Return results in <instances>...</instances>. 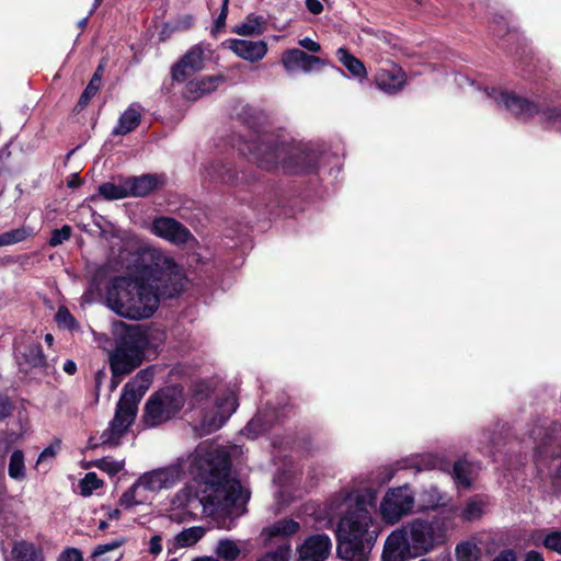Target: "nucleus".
<instances>
[{
  "label": "nucleus",
  "mask_w": 561,
  "mask_h": 561,
  "mask_svg": "<svg viewBox=\"0 0 561 561\" xmlns=\"http://www.w3.org/2000/svg\"><path fill=\"white\" fill-rule=\"evenodd\" d=\"M484 92L488 98L493 99L497 104H502L516 117L528 119L538 115L541 123L556 130H561V107L540 110L539 105L534 102L495 88L485 89Z\"/></svg>",
  "instance_id": "9"
},
{
  "label": "nucleus",
  "mask_w": 561,
  "mask_h": 561,
  "mask_svg": "<svg viewBox=\"0 0 561 561\" xmlns=\"http://www.w3.org/2000/svg\"><path fill=\"white\" fill-rule=\"evenodd\" d=\"M336 57L341 64L356 78L366 77V68L364 64L351 55L345 48L341 47L336 50Z\"/></svg>",
  "instance_id": "34"
},
{
  "label": "nucleus",
  "mask_w": 561,
  "mask_h": 561,
  "mask_svg": "<svg viewBox=\"0 0 561 561\" xmlns=\"http://www.w3.org/2000/svg\"><path fill=\"white\" fill-rule=\"evenodd\" d=\"M160 183V178L154 174H144L141 176L129 178L126 180L128 196H146L154 191Z\"/></svg>",
  "instance_id": "26"
},
{
  "label": "nucleus",
  "mask_w": 561,
  "mask_h": 561,
  "mask_svg": "<svg viewBox=\"0 0 561 561\" xmlns=\"http://www.w3.org/2000/svg\"><path fill=\"white\" fill-rule=\"evenodd\" d=\"M216 552L220 558L232 561L240 554V549L234 541L224 539L218 542Z\"/></svg>",
  "instance_id": "43"
},
{
  "label": "nucleus",
  "mask_w": 561,
  "mask_h": 561,
  "mask_svg": "<svg viewBox=\"0 0 561 561\" xmlns=\"http://www.w3.org/2000/svg\"><path fill=\"white\" fill-rule=\"evenodd\" d=\"M95 466L108 473L110 476H115L121 470H123L124 468V461L123 460H115L111 457H104L102 459H99L96 462H95Z\"/></svg>",
  "instance_id": "46"
},
{
  "label": "nucleus",
  "mask_w": 561,
  "mask_h": 561,
  "mask_svg": "<svg viewBox=\"0 0 561 561\" xmlns=\"http://www.w3.org/2000/svg\"><path fill=\"white\" fill-rule=\"evenodd\" d=\"M230 50L238 57L250 62L262 60L267 53V44L264 41H248L232 38L226 42Z\"/></svg>",
  "instance_id": "20"
},
{
  "label": "nucleus",
  "mask_w": 561,
  "mask_h": 561,
  "mask_svg": "<svg viewBox=\"0 0 561 561\" xmlns=\"http://www.w3.org/2000/svg\"><path fill=\"white\" fill-rule=\"evenodd\" d=\"M456 561H480L481 549L473 540L459 542L455 548Z\"/></svg>",
  "instance_id": "36"
},
{
  "label": "nucleus",
  "mask_w": 561,
  "mask_h": 561,
  "mask_svg": "<svg viewBox=\"0 0 561 561\" xmlns=\"http://www.w3.org/2000/svg\"><path fill=\"white\" fill-rule=\"evenodd\" d=\"M524 561H543V558L540 553L536 551H530L527 553L526 559Z\"/></svg>",
  "instance_id": "61"
},
{
  "label": "nucleus",
  "mask_w": 561,
  "mask_h": 561,
  "mask_svg": "<svg viewBox=\"0 0 561 561\" xmlns=\"http://www.w3.org/2000/svg\"><path fill=\"white\" fill-rule=\"evenodd\" d=\"M136 253L135 275L118 277L107 293V306L118 316L146 319L158 309L161 297L172 298L184 288L183 268L163 251L131 236Z\"/></svg>",
  "instance_id": "1"
},
{
  "label": "nucleus",
  "mask_w": 561,
  "mask_h": 561,
  "mask_svg": "<svg viewBox=\"0 0 561 561\" xmlns=\"http://www.w3.org/2000/svg\"><path fill=\"white\" fill-rule=\"evenodd\" d=\"M306 7L312 14H320L323 10V5L319 0H306Z\"/></svg>",
  "instance_id": "57"
},
{
  "label": "nucleus",
  "mask_w": 561,
  "mask_h": 561,
  "mask_svg": "<svg viewBox=\"0 0 561 561\" xmlns=\"http://www.w3.org/2000/svg\"><path fill=\"white\" fill-rule=\"evenodd\" d=\"M32 230L30 228L21 227L0 234V247L11 245L24 241Z\"/></svg>",
  "instance_id": "41"
},
{
  "label": "nucleus",
  "mask_w": 561,
  "mask_h": 561,
  "mask_svg": "<svg viewBox=\"0 0 561 561\" xmlns=\"http://www.w3.org/2000/svg\"><path fill=\"white\" fill-rule=\"evenodd\" d=\"M422 461L425 462L424 468H426V469H439V470L445 469V463H443L440 460H438V458L434 455L425 456Z\"/></svg>",
  "instance_id": "52"
},
{
  "label": "nucleus",
  "mask_w": 561,
  "mask_h": 561,
  "mask_svg": "<svg viewBox=\"0 0 561 561\" xmlns=\"http://www.w3.org/2000/svg\"><path fill=\"white\" fill-rule=\"evenodd\" d=\"M103 0H94L93 5L89 12V15H92L94 11L99 8Z\"/></svg>",
  "instance_id": "63"
},
{
  "label": "nucleus",
  "mask_w": 561,
  "mask_h": 561,
  "mask_svg": "<svg viewBox=\"0 0 561 561\" xmlns=\"http://www.w3.org/2000/svg\"><path fill=\"white\" fill-rule=\"evenodd\" d=\"M270 425L264 422V416L259 413L255 415L243 428L242 435L247 436L250 439L256 438L260 434L267 431Z\"/></svg>",
  "instance_id": "42"
},
{
  "label": "nucleus",
  "mask_w": 561,
  "mask_h": 561,
  "mask_svg": "<svg viewBox=\"0 0 561 561\" xmlns=\"http://www.w3.org/2000/svg\"><path fill=\"white\" fill-rule=\"evenodd\" d=\"M100 71H101V67H99L98 71L93 75V77L91 78V80L88 83L87 88L82 92V94H81V96H80V99H79V101L77 103V107H79L80 110L84 108L89 104L91 99L100 90V85H101V75H100Z\"/></svg>",
  "instance_id": "38"
},
{
  "label": "nucleus",
  "mask_w": 561,
  "mask_h": 561,
  "mask_svg": "<svg viewBox=\"0 0 561 561\" xmlns=\"http://www.w3.org/2000/svg\"><path fill=\"white\" fill-rule=\"evenodd\" d=\"M56 320L59 324H61L68 329H71L76 323L75 318L69 312V310L65 307H60L58 309V311L56 313Z\"/></svg>",
  "instance_id": "49"
},
{
  "label": "nucleus",
  "mask_w": 561,
  "mask_h": 561,
  "mask_svg": "<svg viewBox=\"0 0 561 561\" xmlns=\"http://www.w3.org/2000/svg\"><path fill=\"white\" fill-rule=\"evenodd\" d=\"M14 346L16 363L22 370H35L43 376L55 371V367L47 362L38 339L33 334L18 337Z\"/></svg>",
  "instance_id": "10"
},
{
  "label": "nucleus",
  "mask_w": 561,
  "mask_h": 561,
  "mask_svg": "<svg viewBox=\"0 0 561 561\" xmlns=\"http://www.w3.org/2000/svg\"><path fill=\"white\" fill-rule=\"evenodd\" d=\"M58 450V446L50 445L46 447L39 455L37 462L45 461L48 458H53L56 456Z\"/></svg>",
  "instance_id": "56"
},
{
  "label": "nucleus",
  "mask_w": 561,
  "mask_h": 561,
  "mask_svg": "<svg viewBox=\"0 0 561 561\" xmlns=\"http://www.w3.org/2000/svg\"><path fill=\"white\" fill-rule=\"evenodd\" d=\"M101 485L102 481L99 479L98 474L95 472H88L80 481V493L83 496H89Z\"/></svg>",
  "instance_id": "45"
},
{
  "label": "nucleus",
  "mask_w": 561,
  "mask_h": 561,
  "mask_svg": "<svg viewBox=\"0 0 561 561\" xmlns=\"http://www.w3.org/2000/svg\"><path fill=\"white\" fill-rule=\"evenodd\" d=\"M238 407L237 396L233 390L226 389L216 394L215 411L205 412L201 427L205 433L219 430L236 411Z\"/></svg>",
  "instance_id": "13"
},
{
  "label": "nucleus",
  "mask_w": 561,
  "mask_h": 561,
  "mask_svg": "<svg viewBox=\"0 0 561 561\" xmlns=\"http://www.w3.org/2000/svg\"><path fill=\"white\" fill-rule=\"evenodd\" d=\"M8 473L14 480L25 478L24 455L21 450H14L10 457Z\"/></svg>",
  "instance_id": "39"
},
{
  "label": "nucleus",
  "mask_w": 561,
  "mask_h": 561,
  "mask_svg": "<svg viewBox=\"0 0 561 561\" xmlns=\"http://www.w3.org/2000/svg\"><path fill=\"white\" fill-rule=\"evenodd\" d=\"M99 193L105 197L106 199H122L128 196L126 180L119 184L115 185L113 183H104L100 185Z\"/></svg>",
  "instance_id": "40"
},
{
  "label": "nucleus",
  "mask_w": 561,
  "mask_h": 561,
  "mask_svg": "<svg viewBox=\"0 0 561 561\" xmlns=\"http://www.w3.org/2000/svg\"><path fill=\"white\" fill-rule=\"evenodd\" d=\"M228 1L229 0H222L221 12L219 13V15L217 16V19L215 21V31L220 30L225 25L227 14H228Z\"/></svg>",
  "instance_id": "53"
},
{
  "label": "nucleus",
  "mask_w": 561,
  "mask_h": 561,
  "mask_svg": "<svg viewBox=\"0 0 561 561\" xmlns=\"http://www.w3.org/2000/svg\"><path fill=\"white\" fill-rule=\"evenodd\" d=\"M486 501L481 495L470 497L459 512L465 522H474L482 517L485 512Z\"/></svg>",
  "instance_id": "30"
},
{
  "label": "nucleus",
  "mask_w": 561,
  "mask_h": 561,
  "mask_svg": "<svg viewBox=\"0 0 561 561\" xmlns=\"http://www.w3.org/2000/svg\"><path fill=\"white\" fill-rule=\"evenodd\" d=\"M493 561H516V557L512 550H504Z\"/></svg>",
  "instance_id": "58"
},
{
  "label": "nucleus",
  "mask_w": 561,
  "mask_h": 561,
  "mask_svg": "<svg viewBox=\"0 0 561 561\" xmlns=\"http://www.w3.org/2000/svg\"><path fill=\"white\" fill-rule=\"evenodd\" d=\"M154 493L149 490L141 477L126 490L121 499L119 505L125 508H130L136 505L150 503L153 500Z\"/></svg>",
  "instance_id": "23"
},
{
  "label": "nucleus",
  "mask_w": 561,
  "mask_h": 561,
  "mask_svg": "<svg viewBox=\"0 0 561 561\" xmlns=\"http://www.w3.org/2000/svg\"><path fill=\"white\" fill-rule=\"evenodd\" d=\"M148 551L152 556H158L162 552V537L161 535H154L148 542Z\"/></svg>",
  "instance_id": "50"
},
{
  "label": "nucleus",
  "mask_w": 561,
  "mask_h": 561,
  "mask_svg": "<svg viewBox=\"0 0 561 561\" xmlns=\"http://www.w3.org/2000/svg\"><path fill=\"white\" fill-rule=\"evenodd\" d=\"M410 558H415L407 537L401 528L393 530L387 538L383 551L382 561H407Z\"/></svg>",
  "instance_id": "18"
},
{
  "label": "nucleus",
  "mask_w": 561,
  "mask_h": 561,
  "mask_svg": "<svg viewBox=\"0 0 561 561\" xmlns=\"http://www.w3.org/2000/svg\"><path fill=\"white\" fill-rule=\"evenodd\" d=\"M238 150L264 170L282 167L287 173H308L319 168L321 153L312 145L287 144L262 133L240 141Z\"/></svg>",
  "instance_id": "3"
},
{
  "label": "nucleus",
  "mask_w": 561,
  "mask_h": 561,
  "mask_svg": "<svg viewBox=\"0 0 561 561\" xmlns=\"http://www.w3.org/2000/svg\"><path fill=\"white\" fill-rule=\"evenodd\" d=\"M300 529V524L294 519L284 518L275 522L271 526L262 530L265 546L272 545L276 539L288 541L287 539L297 534Z\"/></svg>",
  "instance_id": "22"
},
{
  "label": "nucleus",
  "mask_w": 561,
  "mask_h": 561,
  "mask_svg": "<svg viewBox=\"0 0 561 561\" xmlns=\"http://www.w3.org/2000/svg\"><path fill=\"white\" fill-rule=\"evenodd\" d=\"M558 425L553 424L550 427L537 426L533 430L531 436L536 440L535 458L538 466L543 465L546 460L551 457V462L556 469V476L561 478V447H558V453L553 448L557 439Z\"/></svg>",
  "instance_id": "12"
},
{
  "label": "nucleus",
  "mask_w": 561,
  "mask_h": 561,
  "mask_svg": "<svg viewBox=\"0 0 561 561\" xmlns=\"http://www.w3.org/2000/svg\"><path fill=\"white\" fill-rule=\"evenodd\" d=\"M265 23L263 16L250 14L241 24L236 25L232 32L242 36L261 35L264 32Z\"/></svg>",
  "instance_id": "31"
},
{
  "label": "nucleus",
  "mask_w": 561,
  "mask_h": 561,
  "mask_svg": "<svg viewBox=\"0 0 561 561\" xmlns=\"http://www.w3.org/2000/svg\"><path fill=\"white\" fill-rule=\"evenodd\" d=\"M59 561H83L81 552L76 548L66 549L60 556Z\"/></svg>",
  "instance_id": "51"
},
{
  "label": "nucleus",
  "mask_w": 561,
  "mask_h": 561,
  "mask_svg": "<svg viewBox=\"0 0 561 561\" xmlns=\"http://www.w3.org/2000/svg\"><path fill=\"white\" fill-rule=\"evenodd\" d=\"M80 182H81L80 178L77 174H75L73 179L69 182V186L77 187L80 185Z\"/></svg>",
  "instance_id": "62"
},
{
  "label": "nucleus",
  "mask_w": 561,
  "mask_h": 561,
  "mask_svg": "<svg viewBox=\"0 0 561 561\" xmlns=\"http://www.w3.org/2000/svg\"><path fill=\"white\" fill-rule=\"evenodd\" d=\"M205 535V528L193 526L183 529L174 537V545L176 548H188L199 541Z\"/></svg>",
  "instance_id": "35"
},
{
  "label": "nucleus",
  "mask_w": 561,
  "mask_h": 561,
  "mask_svg": "<svg viewBox=\"0 0 561 561\" xmlns=\"http://www.w3.org/2000/svg\"><path fill=\"white\" fill-rule=\"evenodd\" d=\"M115 346L108 353L112 373L111 389L114 390L122 377L139 367L148 350H157L164 341V332L140 324H115Z\"/></svg>",
  "instance_id": "4"
},
{
  "label": "nucleus",
  "mask_w": 561,
  "mask_h": 561,
  "mask_svg": "<svg viewBox=\"0 0 561 561\" xmlns=\"http://www.w3.org/2000/svg\"><path fill=\"white\" fill-rule=\"evenodd\" d=\"M542 543L547 549L561 554V531L553 530L548 533Z\"/></svg>",
  "instance_id": "48"
},
{
  "label": "nucleus",
  "mask_w": 561,
  "mask_h": 561,
  "mask_svg": "<svg viewBox=\"0 0 561 561\" xmlns=\"http://www.w3.org/2000/svg\"><path fill=\"white\" fill-rule=\"evenodd\" d=\"M282 64L288 72L301 70L307 73L319 66H323L324 61L317 56L308 55L304 50L291 48L283 53Z\"/></svg>",
  "instance_id": "19"
},
{
  "label": "nucleus",
  "mask_w": 561,
  "mask_h": 561,
  "mask_svg": "<svg viewBox=\"0 0 561 561\" xmlns=\"http://www.w3.org/2000/svg\"><path fill=\"white\" fill-rule=\"evenodd\" d=\"M184 389L180 385L164 387L152 393L144 409L142 420L149 427H156L173 419L184 407Z\"/></svg>",
  "instance_id": "8"
},
{
  "label": "nucleus",
  "mask_w": 561,
  "mask_h": 561,
  "mask_svg": "<svg viewBox=\"0 0 561 561\" xmlns=\"http://www.w3.org/2000/svg\"><path fill=\"white\" fill-rule=\"evenodd\" d=\"M71 227L68 225L62 226L60 229H55L51 232V237L49 239L50 247H57L62 244L65 241L69 240L71 237Z\"/></svg>",
  "instance_id": "47"
},
{
  "label": "nucleus",
  "mask_w": 561,
  "mask_h": 561,
  "mask_svg": "<svg viewBox=\"0 0 561 561\" xmlns=\"http://www.w3.org/2000/svg\"><path fill=\"white\" fill-rule=\"evenodd\" d=\"M291 545L283 541L275 549H271L256 559V561H290Z\"/></svg>",
  "instance_id": "37"
},
{
  "label": "nucleus",
  "mask_w": 561,
  "mask_h": 561,
  "mask_svg": "<svg viewBox=\"0 0 561 561\" xmlns=\"http://www.w3.org/2000/svg\"><path fill=\"white\" fill-rule=\"evenodd\" d=\"M454 528L451 516H437L428 522L415 518L401 527L414 557L427 553L446 541L447 534Z\"/></svg>",
  "instance_id": "7"
},
{
  "label": "nucleus",
  "mask_w": 561,
  "mask_h": 561,
  "mask_svg": "<svg viewBox=\"0 0 561 561\" xmlns=\"http://www.w3.org/2000/svg\"><path fill=\"white\" fill-rule=\"evenodd\" d=\"M124 543L123 539H115L107 543L95 547L91 554L92 561H118L121 554L117 553L119 547Z\"/></svg>",
  "instance_id": "32"
},
{
  "label": "nucleus",
  "mask_w": 561,
  "mask_h": 561,
  "mask_svg": "<svg viewBox=\"0 0 561 561\" xmlns=\"http://www.w3.org/2000/svg\"><path fill=\"white\" fill-rule=\"evenodd\" d=\"M62 368H64V371L67 373L68 375H73L77 371V365L71 359H67L64 363V367Z\"/></svg>",
  "instance_id": "59"
},
{
  "label": "nucleus",
  "mask_w": 561,
  "mask_h": 561,
  "mask_svg": "<svg viewBox=\"0 0 561 561\" xmlns=\"http://www.w3.org/2000/svg\"><path fill=\"white\" fill-rule=\"evenodd\" d=\"M414 503V493L408 484L391 488L381 500L380 515L387 524H396L412 513Z\"/></svg>",
  "instance_id": "11"
},
{
  "label": "nucleus",
  "mask_w": 561,
  "mask_h": 561,
  "mask_svg": "<svg viewBox=\"0 0 561 561\" xmlns=\"http://www.w3.org/2000/svg\"><path fill=\"white\" fill-rule=\"evenodd\" d=\"M214 392V386L210 381L199 380L192 386V397L197 403L206 400Z\"/></svg>",
  "instance_id": "44"
},
{
  "label": "nucleus",
  "mask_w": 561,
  "mask_h": 561,
  "mask_svg": "<svg viewBox=\"0 0 561 561\" xmlns=\"http://www.w3.org/2000/svg\"><path fill=\"white\" fill-rule=\"evenodd\" d=\"M104 510H105V515L108 519H117L121 516V511L118 508L106 507Z\"/></svg>",
  "instance_id": "60"
},
{
  "label": "nucleus",
  "mask_w": 561,
  "mask_h": 561,
  "mask_svg": "<svg viewBox=\"0 0 561 561\" xmlns=\"http://www.w3.org/2000/svg\"><path fill=\"white\" fill-rule=\"evenodd\" d=\"M140 111L135 104L130 105L119 117L117 126L113 129V135H126L139 125Z\"/></svg>",
  "instance_id": "29"
},
{
  "label": "nucleus",
  "mask_w": 561,
  "mask_h": 561,
  "mask_svg": "<svg viewBox=\"0 0 561 561\" xmlns=\"http://www.w3.org/2000/svg\"><path fill=\"white\" fill-rule=\"evenodd\" d=\"M150 231L175 245L186 244L194 240L193 234L183 224L167 216L156 217L151 222Z\"/></svg>",
  "instance_id": "14"
},
{
  "label": "nucleus",
  "mask_w": 561,
  "mask_h": 561,
  "mask_svg": "<svg viewBox=\"0 0 561 561\" xmlns=\"http://www.w3.org/2000/svg\"><path fill=\"white\" fill-rule=\"evenodd\" d=\"M184 462L185 460H182L179 463L146 472L140 477L149 490L156 494L162 489L174 486L180 481L185 471Z\"/></svg>",
  "instance_id": "15"
},
{
  "label": "nucleus",
  "mask_w": 561,
  "mask_h": 561,
  "mask_svg": "<svg viewBox=\"0 0 561 561\" xmlns=\"http://www.w3.org/2000/svg\"><path fill=\"white\" fill-rule=\"evenodd\" d=\"M453 479L458 488H469L473 479V466L467 460H458L453 467Z\"/></svg>",
  "instance_id": "33"
},
{
  "label": "nucleus",
  "mask_w": 561,
  "mask_h": 561,
  "mask_svg": "<svg viewBox=\"0 0 561 561\" xmlns=\"http://www.w3.org/2000/svg\"><path fill=\"white\" fill-rule=\"evenodd\" d=\"M7 561H45V554L41 545L21 539L13 541Z\"/></svg>",
  "instance_id": "24"
},
{
  "label": "nucleus",
  "mask_w": 561,
  "mask_h": 561,
  "mask_svg": "<svg viewBox=\"0 0 561 561\" xmlns=\"http://www.w3.org/2000/svg\"><path fill=\"white\" fill-rule=\"evenodd\" d=\"M331 550L332 541L327 534L310 535L297 547V561H327Z\"/></svg>",
  "instance_id": "16"
},
{
  "label": "nucleus",
  "mask_w": 561,
  "mask_h": 561,
  "mask_svg": "<svg viewBox=\"0 0 561 561\" xmlns=\"http://www.w3.org/2000/svg\"><path fill=\"white\" fill-rule=\"evenodd\" d=\"M205 179L211 182H221L227 184H238L239 179L237 172L232 168L224 163L222 161L211 162L205 169Z\"/></svg>",
  "instance_id": "27"
},
{
  "label": "nucleus",
  "mask_w": 561,
  "mask_h": 561,
  "mask_svg": "<svg viewBox=\"0 0 561 561\" xmlns=\"http://www.w3.org/2000/svg\"><path fill=\"white\" fill-rule=\"evenodd\" d=\"M193 561H218V560L215 558H211V557H205V558H197Z\"/></svg>",
  "instance_id": "64"
},
{
  "label": "nucleus",
  "mask_w": 561,
  "mask_h": 561,
  "mask_svg": "<svg viewBox=\"0 0 561 561\" xmlns=\"http://www.w3.org/2000/svg\"><path fill=\"white\" fill-rule=\"evenodd\" d=\"M419 502L422 510H436L447 506L449 496L442 492L436 485H428L420 492Z\"/></svg>",
  "instance_id": "28"
},
{
  "label": "nucleus",
  "mask_w": 561,
  "mask_h": 561,
  "mask_svg": "<svg viewBox=\"0 0 561 561\" xmlns=\"http://www.w3.org/2000/svg\"><path fill=\"white\" fill-rule=\"evenodd\" d=\"M154 377V368L147 367L128 381L123 389L121 399L117 402L114 419L108 427L100 436L102 445L117 446L129 426L133 424L138 403L149 389Z\"/></svg>",
  "instance_id": "6"
},
{
  "label": "nucleus",
  "mask_w": 561,
  "mask_h": 561,
  "mask_svg": "<svg viewBox=\"0 0 561 561\" xmlns=\"http://www.w3.org/2000/svg\"><path fill=\"white\" fill-rule=\"evenodd\" d=\"M242 453L238 445L201 443L187 456L184 466L190 474L203 481L205 486L201 493L191 486L180 490L173 499V504L188 511L201 507L204 515L216 518L228 517L232 520L239 517L243 513L249 495L237 480L230 478V466L231 459L241 456Z\"/></svg>",
  "instance_id": "2"
},
{
  "label": "nucleus",
  "mask_w": 561,
  "mask_h": 561,
  "mask_svg": "<svg viewBox=\"0 0 561 561\" xmlns=\"http://www.w3.org/2000/svg\"><path fill=\"white\" fill-rule=\"evenodd\" d=\"M221 82L222 78L220 77H204L193 79L186 83L183 91V96L186 100L195 101L205 94L215 91Z\"/></svg>",
  "instance_id": "25"
},
{
  "label": "nucleus",
  "mask_w": 561,
  "mask_h": 561,
  "mask_svg": "<svg viewBox=\"0 0 561 561\" xmlns=\"http://www.w3.org/2000/svg\"><path fill=\"white\" fill-rule=\"evenodd\" d=\"M375 80L380 90L391 94L402 89L405 83V73L399 66L387 64L378 70Z\"/></svg>",
  "instance_id": "21"
},
{
  "label": "nucleus",
  "mask_w": 561,
  "mask_h": 561,
  "mask_svg": "<svg viewBox=\"0 0 561 561\" xmlns=\"http://www.w3.org/2000/svg\"><path fill=\"white\" fill-rule=\"evenodd\" d=\"M204 50L201 46H193L181 60L172 67V78L175 81H184L190 76L204 68Z\"/></svg>",
  "instance_id": "17"
},
{
  "label": "nucleus",
  "mask_w": 561,
  "mask_h": 561,
  "mask_svg": "<svg viewBox=\"0 0 561 561\" xmlns=\"http://www.w3.org/2000/svg\"><path fill=\"white\" fill-rule=\"evenodd\" d=\"M298 43L301 47H304L308 51L318 53L321 50L320 44L309 37H305V38L300 39Z\"/></svg>",
  "instance_id": "54"
},
{
  "label": "nucleus",
  "mask_w": 561,
  "mask_h": 561,
  "mask_svg": "<svg viewBox=\"0 0 561 561\" xmlns=\"http://www.w3.org/2000/svg\"><path fill=\"white\" fill-rule=\"evenodd\" d=\"M379 533V524L374 522L365 503L357 497L356 504L347 510L337 525L339 557L346 561H367Z\"/></svg>",
  "instance_id": "5"
},
{
  "label": "nucleus",
  "mask_w": 561,
  "mask_h": 561,
  "mask_svg": "<svg viewBox=\"0 0 561 561\" xmlns=\"http://www.w3.org/2000/svg\"><path fill=\"white\" fill-rule=\"evenodd\" d=\"M12 403L7 398H0V421L8 417L12 412Z\"/></svg>",
  "instance_id": "55"
}]
</instances>
